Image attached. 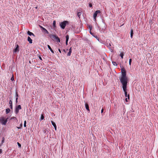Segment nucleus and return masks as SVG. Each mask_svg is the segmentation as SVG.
I'll use <instances>...</instances> for the list:
<instances>
[{
  "label": "nucleus",
  "mask_w": 158,
  "mask_h": 158,
  "mask_svg": "<svg viewBox=\"0 0 158 158\" xmlns=\"http://www.w3.org/2000/svg\"><path fill=\"white\" fill-rule=\"evenodd\" d=\"M119 80L123 85V88H127V78H120Z\"/></svg>",
  "instance_id": "obj_1"
},
{
  "label": "nucleus",
  "mask_w": 158,
  "mask_h": 158,
  "mask_svg": "<svg viewBox=\"0 0 158 158\" xmlns=\"http://www.w3.org/2000/svg\"><path fill=\"white\" fill-rule=\"evenodd\" d=\"M111 42H110L109 40H107L106 43H105V45L109 48L111 52H112L114 49V47H111Z\"/></svg>",
  "instance_id": "obj_2"
},
{
  "label": "nucleus",
  "mask_w": 158,
  "mask_h": 158,
  "mask_svg": "<svg viewBox=\"0 0 158 158\" xmlns=\"http://www.w3.org/2000/svg\"><path fill=\"white\" fill-rule=\"evenodd\" d=\"M48 36L53 40H55L57 42H60V40L58 37L56 35L49 34Z\"/></svg>",
  "instance_id": "obj_3"
},
{
  "label": "nucleus",
  "mask_w": 158,
  "mask_h": 158,
  "mask_svg": "<svg viewBox=\"0 0 158 158\" xmlns=\"http://www.w3.org/2000/svg\"><path fill=\"white\" fill-rule=\"evenodd\" d=\"M7 118H5L4 117H0V122L2 124L5 125L7 122Z\"/></svg>",
  "instance_id": "obj_4"
},
{
  "label": "nucleus",
  "mask_w": 158,
  "mask_h": 158,
  "mask_svg": "<svg viewBox=\"0 0 158 158\" xmlns=\"http://www.w3.org/2000/svg\"><path fill=\"white\" fill-rule=\"evenodd\" d=\"M69 22L67 21H64L60 23V26L62 29H64L67 24H69Z\"/></svg>",
  "instance_id": "obj_5"
},
{
  "label": "nucleus",
  "mask_w": 158,
  "mask_h": 158,
  "mask_svg": "<svg viewBox=\"0 0 158 158\" xmlns=\"http://www.w3.org/2000/svg\"><path fill=\"white\" fill-rule=\"evenodd\" d=\"M21 109V107L20 105H18L16 106L15 112L16 114H17L19 112V110Z\"/></svg>",
  "instance_id": "obj_6"
},
{
  "label": "nucleus",
  "mask_w": 158,
  "mask_h": 158,
  "mask_svg": "<svg viewBox=\"0 0 158 158\" xmlns=\"http://www.w3.org/2000/svg\"><path fill=\"white\" fill-rule=\"evenodd\" d=\"M101 13V11L99 10H96L94 14V19L95 20H96V18L97 16V15L98 14H100Z\"/></svg>",
  "instance_id": "obj_7"
},
{
  "label": "nucleus",
  "mask_w": 158,
  "mask_h": 158,
  "mask_svg": "<svg viewBox=\"0 0 158 158\" xmlns=\"http://www.w3.org/2000/svg\"><path fill=\"white\" fill-rule=\"evenodd\" d=\"M82 10L81 9H79L78 10L77 12V16L80 18V16L81 15Z\"/></svg>",
  "instance_id": "obj_8"
},
{
  "label": "nucleus",
  "mask_w": 158,
  "mask_h": 158,
  "mask_svg": "<svg viewBox=\"0 0 158 158\" xmlns=\"http://www.w3.org/2000/svg\"><path fill=\"white\" fill-rule=\"evenodd\" d=\"M19 51V46L17 44L16 45V48L13 50V52L14 53H16L17 52H18Z\"/></svg>",
  "instance_id": "obj_9"
},
{
  "label": "nucleus",
  "mask_w": 158,
  "mask_h": 158,
  "mask_svg": "<svg viewBox=\"0 0 158 158\" xmlns=\"http://www.w3.org/2000/svg\"><path fill=\"white\" fill-rule=\"evenodd\" d=\"M120 78H127L126 76V72L122 73V76Z\"/></svg>",
  "instance_id": "obj_10"
},
{
  "label": "nucleus",
  "mask_w": 158,
  "mask_h": 158,
  "mask_svg": "<svg viewBox=\"0 0 158 158\" xmlns=\"http://www.w3.org/2000/svg\"><path fill=\"white\" fill-rule=\"evenodd\" d=\"M85 106L86 110L89 112H90V110L89 109V107L88 104L87 103H85Z\"/></svg>",
  "instance_id": "obj_11"
},
{
  "label": "nucleus",
  "mask_w": 158,
  "mask_h": 158,
  "mask_svg": "<svg viewBox=\"0 0 158 158\" xmlns=\"http://www.w3.org/2000/svg\"><path fill=\"white\" fill-rule=\"evenodd\" d=\"M88 28L89 29V33L91 35H93V33L91 32V30L92 29V26L91 25H89L88 26Z\"/></svg>",
  "instance_id": "obj_12"
},
{
  "label": "nucleus",
  "mask_w": 158,
  "mask_h": 158,
  "mask_svg": "<svg viewBox=\"0 0 158 158\" xmlns=\"http://www.w3.org/2000/svg\"><path fill=\"white\" fill-rule=\"evenodd\" d=\"M51 122L52 124V125L54 126L55 130H56L57 127H56V123H54L52 121H51Z\"/></svg>",
  "instance_id": "obj_13"
},
{
  "label": "nucleus",
  "mask_w": 158,
  "mask_h": 158,
  "mask_svg": "<svg viewBox=\"0 0 158 158\" xmlns=\"http://www.w3.org/2000/svg\"><path fill=\"white\" fill-rule=\"evenodd\" d=\"M42 31L44 34H49V33L48 31L44 28L43 30H42Z\"/></svg>",
  "instance_id": "obj_14"
},
{
  "label": "nucleus",
  "mask_w": 158,
  "mask_h": 158,
  "mask_svg": "<svg viewBox=\"0 0 158 158\" xmlns=\"http://www.w3.org/2000/svg\"><path fill=\"white\" fill-rule=\"evenodd\" d=\"M27 34L30 36L32 35L33 37H35V35L32 33V32H30L29 31H28L27 32Z\"/></svg>",
  "instance_id": "obj_15"
},
{
  "label": "nucleus",
  "mask_w": 158,
  "mask_h": 158,
  "mask_svg": "<svg viewBox=\"0 0 158 158\" xmlns=\"http://www.w3.org/2000/svg\"><path fill=\"white\" fill-rule=\"evenodd\" d=\"M127 88H123V90L124 92L125 95L126 97H127Z\"/></svg>",
  "instance_id": "obj_16"
},
{
  "label": "nucleus",
  "mask_w": 158,
  "mask_h": 158,
  "mask_svg": "<svg viewBox=\"0 0 158 158\" xmlns=\"http://www.w3.org/2000/svg\"><path fill=\"white\" fill-rule=\"evenodd\" d=\"M66 45H68V42L69 39V35H67L66 36Z\"/></svg>",
  "instance_id": "obj_17"
},
{
  "label": "nucleus",
  "mask_w": 158,
  "mask_h": 158,
  "mask_svg": "<svg viewBox=\"0 0 158 158\" xmlns=\"http://www.w3.org/2000/svg\"><path fill=\"white\" fill-rule=\"evenodd\" d=\"M9 104L10 105V109H12V108H13L12 102V100L11 99L9 101Z\"/></svg>",
  "instance_id": "obj_18"
},
{
  "label": "nucleus",
  "mask_w": 158,
  "mask_h": 158,
  "mask_svg": "<svg viewBox=\"0 0 158 158\" xmlns=\"http://www.w3.org/2000/svg\"><path fill=\"white\" fill-rule=\"evenodd\" d=\"M27 41L29 42L30 44H32V40L29 36H28L27 38Z\"/></svg>",
  "instance_id": "obj_19"
},
{
  "label": "nucleus",
  "mask_w": 158,
  "mask_h": 158,
  "mask_svg": "<svg viewBox=\"0 0 158 158\" xmlns=\"http://www.w3.org/2000/svg\"><path fill=\"white\" fill-rule=\"evenodd\" d=\"M72 53V48H70L69 50V52H68L67 56H70L71 54Z\"/></svg>",
  "instance_id": "obj_20"
},
{
  "label": "nucleus",
  "mask_w": 158,
  "mask_h": 158,
  "mask_svg": "<svg viewBox=\"0 0 158 158\" xmlns=\"http://www.w3.org/2000/svg\"><path fill=\"white\" fill-rule=\"evenodd\" d=\"M106 27H104L102 29V30L100 31L102 33H104L106 31Z\"/></svg>",
  "instance_id": "obj_21"
},
{
  "label": "nucleus",
  "mask_w": 158,
  "mask_h": 158,
  "mask_svg": "<svg viewBox=\"0 0 158 158\" xmlns=\"http://www.w3.org/2000/svg\"><path fill=\"white\" fill-rule=\"evenodd\" d=\"M47 46H48V49L50 50V51L51 52L53 53H54V52L52 50V49L51 48L50 46L48 45Z\"/></svg>",
  "instance_id": "obj_22"
},
{
  "label": "nucleus",
  "mask_w": 158,
  "mask_h": 158,
  "mask_svg": "<svg viewBox=\"0 0 158 158\" xmlns=\"http://www.w3.org/2000/svg\"><path fill=\"white\" fill-rule=\"evenodd\" d=\"M130 34H131V38H132L133 36V30L132 29H131V32H130Z\"/></svg>",
  "instance_id": "obj_23"
},
{
  "label": "nucleus",
  "mask_w": 158,
  "mask_h": 158,
  "mask_svg": "<svg viewBox=\"0 0 158 158\" xmlns=\"http://www.w3.org/2000/svg\"><path fill=\"white\" fill-rule=\"evenodd\" d=\"M10 110L9 108H8L6 110V114H7L10 112Z\"/></svg>",
  "instance_id": "obj_24"
},
{
  "label": "nucleus",
  "mask_w": 158,
  "mask_h": 158,
  "mask_svg": "<svg viewBox=\"0 0 158 158\" xmlns=\"http://www.w3.org/2000/svg\"><path fill=\"white\" fill-rule=\"evenodd\" d=\"M53 25L54 29H55L56 27V22L55 20L53 21Z\"/></svg>",
  "instance_id": "obj_25"
},
{
  "label": "nucleus",
  "mask_w": 158,
  "mask_h": 158,
  "mask_svg": "<svg viewBox=\"0 0 158 158\" xmlns=\"http://www.w3.org/2000/svg\"><path fill=\"white\" fill-rule=\"evenodd\" d=\"M4 139H5L4 138V137H3L2 139V142L1 143V144H0V146H1L4 143Z\"/></svg>",
  "instance_id": "obj_26"
},
{
  "label": "nucleus",
  "mask_w": 158,
  "mask_h": 158,
  "mask_svg": "<svg viewBox=\"0 0 158 158\" xmlns=\"http://www.w3.org/2000/svg\"><path fill=\"white\" fill-rule=\"evenodd\" d=\"M95 38H96L97 40H99V38L98 37V36L95 35V34L93 33V35H92Z\"/></svg>",
  "instance_id": "obj_27"
},
{
  "label": "nucleus",
  "mask_w": 158,
  "mask_h": 158,
  "mask_svg": "<svg viewBox=\"0 0 158 158\" xmlns=\"http://www.w3.org/2000/svg\"><path fill=\"white\" fill-rule=\"evenodd\" d=\"M44 115L43 114H42L41 115V116L40 118V120H42L44 119Z\"/></svg>",
  "instance_id": "obj_28"
},
{
  "label": "nucleus",
  "mask_w": 158,
  "mask_h": 158,
  "mask_svg": "<svg viewBox=\"0 0 158 158\" xmlns=\"http://www.w3.org/2000/svg\"><path fill=\"white\" fill-rule=\"evenodd\" d=\"M120 56L121 57V58L122 59H123V56H124V54L123 53V52H121L120 53Z\"/></svg>",
  "instance_id": "obj_29"
},
{
  "label": "nucleus",
  "mask_w": 158,
  "mask_h": 158,
  "mask_svg": "<svg viewBox=\"0 0 158 158\" xmlns=\"http://www.w3.org/2000/svg\"><path fill=\"white\" fill-rule=\"evenodd\" d=\"M121 72L122 73L124 72H126V71L125 70V69L123 68V69H121Z\"/></svg>",
  "instance_id": "obj_30"
},
{
  "label": "nucleus",
  "mask_w": 158,
  "mask_h": 158,
  "mask_svg": "<svg viewBox=\"0 0 158 158\" xmlns=\"http://www.w3.org/2000/svg\"><path fill=\"white\" fill-rule=\"evenodd\" d=\"M112 63H113V64L114 65V66H117V63L113 61L112 62Z\"/></svg>",
  "instance_id": "obj_31"
},
{
  "label": "nucleus",
  "mask_w": 158,
  "mask_h": 158,
  "mask_svg": "<svg viewBox=\"0 0 158 158\" xmlns=\"http://www.w3.org/2000/svg\"><path fill=\"white\" fill-rule=\"evenodd\" d=\"M15 96L16 97V98H18L19 97V95L18 94V92L17 91H16L15 92Z\"/></svg>",
  "instance_id": "obj_32"
},
{
  "label": "nucleus",
  "mask_w": 158,
  "mask_h": 158,
  "mask_svg": "<svg viewBox=\"0 0 158 158\" xmlns=\"http://www.w3.org/2000/svg\"><path fill=\"white\" fill-rule=\"evenodd\" d=\"M68 51V49H66V50L64 49H63V52L65 53H67V52Z\"/></svg>",
  "instance_id": "obj_33"
},
{
  "label": "nucleus",
  "mask_w": 158,
  "mask_h": 158,
  "mask_svg": "<svg viewBox=\"0 0 158 158\" xmlns=\"http://www.w3.org/2000/svg\"><path fill=\"white\" fill-rule=\"evenodd\" d=\"M131 61H132L131 59H130L129 60V64L130 65H131Z\"/></svg>",
  "instance_id": "obj_34"
},
{
  "label": "nucleus",
  "mask_w": 158,
  "mask_h": 158,
  "mask_svg": "<svg viewBox=\"0 0 158 158\" xmlns=\"http://www.w3.org/2000/svg\"><path fill=\"white\" fill-rule=\"evenodd\" d=\"M40 27V28L41 29V31L42 30H43L44 28V27H43L42 26H41V25H39V26Z\"/></svg>",
  "instance_id": "obj_35"
},
{
  "label": "nucleus",
  "mask_w": 158,
  "mask_h": 158,
  "mask_svg": "<svg viewBox=\"0 0 158 158\" xmlns=\"http://www.w3.org/2000/svg\"><path fill=\"white\" fill-rule=\"evenodd\" d=\"M40 27V28L41 29V31L42 30H43L44 28V27H43L42 26H41V25H39V26Z\"/></svg>",
  "instance_id": "obj_36"
},
{
  "label": "nucleus",
  "mask_w": 158,
  "mask_h": 158,
  "mask_svg": "<svg viewBox=\"0 0 158 158\" xmlns=\"http://www.w3.org/2000/svg\"><path fill=\"white\" fill-rule=\"evenodd\" d=\"M17 144L18 146L20 148L21 147V144L18 142H17Z\"/></svg>",
  "instance_id": "obj_37"
},
{
  "label": "nucleus",
  "mask_w": 158,
  "mask_h": 158,
  "mask_svg": "<svg viewBox=\"0 0 158 158\" xmlns=\"http://www.w3.org/2000/svg\"><path fill=\"white\" fill-rule=\"evenodd\" d=\"M26 121L25 120L24 121V127H26Z\"/></svg>",
  "instance_id": "obj_38"
},
{
  "label": "nucleus",
  "mask_w": 158,
  "mask_h": 158,
  "mask_svg": "<svg viewBox=\"0 0 158 158\" xmlns=\"http://www.w3.org/2000/svg\"><path fill=\"white\" fill-rule=\"evenodd\" d=\"M18 98H16V104H17L18 103Z\"/></svg>",
  "instance_id": "obj_39"
},
{
  "label": "nucleus",
  "mask_w": 158,
  "mask_h": 158,
  "mask_svg": "<svg viewBox=\"0 0 158 158\" xmlns=\"http://www.w3.org/2000/svg\"><path fill=\"white\" fill-rule=\"evenodd\" d=\"M127 99H129V98H130V95L129 94H128L127 95Z\"/></svg>",
  "instance_id": "obj_40"
},
{
  "label": "nucleus",
  "mask_w": 158,
  "mask_h": 158,
  "mask_svg": "<svg viewBox=\"0 0 158 158\" xmlns=\"http://www.w3.org/2000/svg\"><path fill=\"white\" fill-rule=\"evenodd\" d=\"M89 6L90 7H92V4H91V3H89Z\"/></svg>",
  "instance_id": "obj_41"
},
{
  "label": "nucleus",
  "mask_w": 158,
  "mask_h": 158,
  "mask_svg": "<svg viewBox=\"0 0 158 158\" xmlns=\"http://www.w3.org/2000/svg\"><path fill=\"white\" fill-rule=\"evenodd\" d=\"M103 110H104L103 109V108H102V110H101V113H103Z\"/></svg>",
  "instance_id": "obj_42"
},
{
  "label": "nucleus",
  "mask_w": 158,
  "mask_h": 158,
  "mask_svg": "<svg viewBox=\"0 0 158 158\" xmlns=\"http://www.w3.org/2000/svg\"><path fill=\"white\" fill-rule=\"evenodd\" d=\"M14 80V77L13 76L11 78V80L12 81H13Z\"/></svg>",
  "instance_id": "obj_43"
},
{
  "label": "nucleus",
  "mask_w": 158,
  "mask_h": 158,
  "mask_svg": "<svg viewBox=\"0 0 158 158\" xmlns=\"http://www.w3.org/2000/svg\"><path fill=\"white\" fill-rule=\"evenodd\" d=\"M58 51H59V52L60 53H61V50H60V49H58Z\"/></svg>",
  "instance_id": "obj_44"
},
{
  "label": "nucleus",
  "mask_w": 158,
  "mask_h": 158,
  "mask_svg": "<svg viewBox=\"0 0 158 158\" xmlns=\"http://www.w3.org/2000/svg\"><path fill=\"white\" fill-rule=\"evenodd\" d=\"M39 58L40 59V60H42V58H41V56H39Z\"/></svg>",
  "instance_id": "obj_45"
},
{
  "label": "nucleus",
  "mask_w": 158,
  "mask_h": 158,
  "mask_svg": "<svg viewBox=\"0 0 158 158\" xmlns=\"http://www.w3.org/2000/svg\"><path fill=\"white\" fill-rule=\"evenodd\" d=\"M2 150L1 149H0V154L2 153Z\"/></svg>",
  "instance_id": "obj_46"
},
{
  "label": "nucleus",
  "mask_w": 158,
  "mask_h": 158,
  "mask_svg": "<svg viewBox=\"0 0 158 158\" xmlns=\"http://www.w3.org/2000/svg\"><path fill=\"white\" fill-rule=\"evenodd\" d=\"M127 98H126L125 99V101L126 102H128V101L127 100Z\"/></svg>",
  "instance_id": "obj_47"
},
{
  "label": "nucleus",
  "mask_w": 158,
  "mask_h": 158,
  "mask_svg": "<svg viewBox=\"0 0 158 158\" xmlns=\"http://www.w3.org/2000/svg\"><path fill=\"white\" fill-rule=\"evenodd\" d=\"M17 127L19 129H20L21 128V127Z\"/></svg>",
  "instance_id": "obj_48"
},
{
  "label": "nucleus",
  "mask_w": 158,
  "mask_h": 158,
  "mask_svg": "<svg viewBox=\"0 0 158 158\" xmlns=\"http://www.w3.org/2000/svg\"><path fill=\"white\" fill-rule=\"evenodd\" d=\"M20 127H22L23 124H22V123L20 124Z\"/></svg>",
  "instance_id": "obj_49"
},
{
  "label": "nucleus",
  "mask_w": 158,
  "mask_h": 158,
  "mask_svg": "<svg viewBox=\"0 0 158 158\" xmlns=\"http://www.w3.org/2000/svg\"><path fill=\"white\" fill-rule=\"evenodd\" d=\"M15 118V117H12L11 119H14Z\"/></svg>",
  "instance_id": "obj_50"
},
{
  "label": "nucleus",
  "mask_w": 158,
  "mask_h": 158,
  "mask_svg": "<svg viewBox=\"0 0 158 158\" xmlns=\"http://www.w3.org/2000/svg\"><path fill=\"white\" fill-rule=\"evenodd\" d=\"M29 63H30V64H31V61H29Z\"/></svg>",
  "instance_id": "obj_51"
}]
</instances>
